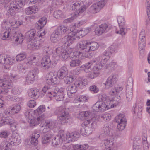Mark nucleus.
I'll use <instances>...</instances> for the list:
<instances>
[{"instance_id": "nucleus-13", "label": "nucleus", "mask_w": 150, "mask_h": 150, "mask_svg": "<svg viewBox=\"0 0 150 150\" xmlns=\"http://www.w3.org/2000/svg\"><path fill=\"white\" fill-rule=\"evenodd\" d=\"M113 131V130L109 127L108 125H105L103 128L102 132L100 137L101 139L104 138H111L114 139L115 136V134L112 133Z\"/></svg>"}, {"instance_id": "nucleus-5", "label": "nucleus", "mask_w": 150, "mask_h": 150, "mask_svg": "<svg viewBox=\"0 0 150 150\" xmlns=\"http://www.w3.org/2000/svg\"><path fill=\"white\" fill-rule=\"evenodd\" d=\"M70 9L71 10H76L75 12V16L76 17L82 16L86 9L85 5L81 1L72 2L71 5Z\"/></svg>"}, {"instance_id": "nucleus-58", "label": "nucleus", "mask_w": 150, "mask_h": 150, "mask_svg": "<svg viewBox=\"0 0 150 150\" xmlns=\"http://www.w3.org/2000/svg\"><path fill=\"white\" fill-rule=\"evenodd\" d=\"M5 59H6L5 60V65H11L13 62V59H11L8 55H6Z\"/></svg>"}, {"instance_id": "nucleus-18", "label": "nucleus", "mask_w": 150, "mask_h": 150, "mask_svg": "<svg viewBox=\"0 0 150 150\" xmlns=\"http://www.w3.org/2000/svg\"><path fill=\"white\" fill-rule=\"evenodd\" d=\"M21 110L20 106L18 104H16L10 106L6 109L5 111L6 114L13 115L18 113Z\"/></svg>"}, {"instance_id": "nucleus-40", "label": "nucleus", "mask_w": 150, "mask_h": 150, "mask_svg": "<svg viewBox=\"0 0 150 150\" xmlns=\"http://www.w3.org/2000/svg\"><path fill=\"white\" fill-rule=\"evenodd\" d=\"M39 91L38 89L36 88H31L30 91L28 95L31 98H35L37 96H38Z\"/></svg>"}, {"instance_id": "nucleus-37", "label": "nucleus", "mask_w": 150, "mask_h": 150, "mask_svg": "<svg viewBox=\"0 0 150 150\" xmlns=\"http://www.w3.org/2000/svg\"><path fill=\"white\" fill-rule=\"evenodd\" d=\"M38 60L39 58L37 55L36 56L35 55H32L28 58V63L33 65H35L37 64Z\"/></svg>"}, {"instance_id": "nucleus-41", "label": "nucleus", "mask_w": 150, "mask_h": 150, "mask_svg": "<svg viewBox=\"0 0 150 150\" xmlns=\"http://www.w3.org/2000/svg\"><path fill=\"white\" fill-rule=\"evenodd\" d=\"M105 139H103L100 143V145L102 146H106L109 145L110 147V146H113L114 144V142L111 140H108V139L110 138H105Z\"/></svg>"}, {"instance_id": "nucleus-59", "label": "nucleus", "mask_w": 150, "mask_h": 150, "mask_svg": "<svg viewBox=\"0 0 150 150\" xmlns=\"http://www.w3.org/2000/svg\"><path fill=\"white\" fill-rule=\"evenodd\" d=\"M115 52V47H110V51H106L103 55H102L108 56L110 57L109 55L112 53H114Z\"/></svg>"}, {"instance_id": "nucleus-22", "label": "nucleus", "mask_w": 150, "mask_h": 150, "mask_svg": "<svg viewBox=\"0 0 150 150\" xmlns=\"http://www.w3.org/2000/svg\"><path fill=\"white\" fill-rule=\"evenodd\" d=\"M108 25L106 23H103L97 27L95 30V33L99 35L108 31Z\"/></svg>"}, {"instance_id": "nucleus-60", "label": "nucleus", "mask_w": 150, "mask_h": 150, "mask_svg": "<svg viewBox=\"0 0 150 150\" xmlns=\"http://www.w3.org/2000/svg\"><path fill=\"white\" fill-rule=\"evenodd\" d=\"M89 88L91 92L93 93H96L99 91V89L95 85L90 86Z\"/></svg>"}, {"instance_id": "nucleus-48", "label": "nucleus", "mask_w": 150, "mask_h": 150, "mask_svg": "<svg viewBox=\"0 0 150 150\" xmlns=\"http://www.w3.org/2000/svg\"><path fill=\"white\" fill-rule=\"evenodd\" d=\"M89 12L93 14H95L98 12L100 10L95 4H93L90 8Z\"/></svg>"}, {"instance_id": "nucleus-17", "label": "nucleus", "mask_w": 150, "mask_h": 150, "mask_svg": "<svg viewBox=\"0 0 150 150\" xmlns=\"http://www.w3.org/2000/svg\"><path fill=\"white\" fill-rule=\"evenodd\" d=\"M57 123L56 120L46 121L44 124V126H42V127H44L43 132L46 133L48 132V130L50 129H52L56 127L57 125Z\"/></svg>"}, {"instance_id": "nucleus-53", "label": "nucleus", "mask_w": 150, "mask_h": 150, "mask_svg": "<svg viewBox=\"0 0 150 150\" xmlns=\"http://www.w3.org/2000/svg\"><path fill=\"white\" fill-rule=\"evenodd\" d=\"M26 55L25 53H21L18 54L16 57L17 61H21L24 60L26 57Z\"/></svg>"}, {"instance_id": "nucleus-2", "label": "nucleus", "mask_w": 150, "mask_h": 150, "mask_svg": "<svg viewBox=\"0 0 150 150\" xmlns=\"http://www.w3.org/2000/svg\"><path fill=\"white\" fill-rule=\"evenodd\" d=\"M65 89L61 88L59 89L53 87L50 88V86H45L42 91V96L46 93V95L50 98L55 97L58 101H61L63 100L64 98V92Z\"/></svg>"}, {"instance_id": "nucleus-23", "label": "nucleus", "mask_w": 150, "mask_h": 150, "mask_svg": "<svg viewBox=\"0 0 150 150\" xmlns=\"http://www.w3.org/2000/svg\"><path fill=\"white\" fill-rule=\"evenodd\" d=\"M79 47H98L99 45L95 42H90L86 40L80 41L79 43Z\"/></svg>"}, {"instance_id": "nucleus-15", "label": "nucleus", "mask_w": 150, "mask_h": 150, "mask_svg": "<svg viewBox=\"0 0 150 150\" xmlns=\"http://www.w3.org/2000/svg\"><path fill=\"white\" fill-rule=\"evenodd\" d=\"M117 20L119 25V30H116V33L122 35H125V33L124 30L126 28L125 21L124 18L122 16H120L117 18Z\"/></svg>"}, {"instance_id": "nucleus-16", "label": "nucleus", "mask_w": 150, "mask_h": 150, "mask_svg": "<svg viewBox=\"0 0 150 150\" xmlns=\"http://www.w3.org/2000/svg\"><path fill=\"white\" fill-rule=\"evenodd\" d=\"M118 79L116 75L112 74L107 79L105 82L103 83L106 89H108L113 86L117 81Z\"/></svg>"}, {"instance_id": "nucleus-21", "label": "nucleus", "mask_w": 150, "mask_h": 150, "mask_svg": "<svg viewBox=\"0 0 150 150\" xmlns=\"http://www.w3.org/2000/svg\"><path fill=\"white\" fill-rule=\"evenodd\" d=\"M95 111L103 112L105 110V103L103 101H98L92 107Z\"/></svg>"}, {"instance_id": "nucleus-49", "label": "nucleus", "mask_w": 150, "mask_h": 150, "mask_svg": "<svg viewBox=\"0 0 150 150\" xmlns=\"http://www.w3.org/2000/svg\"><path fill=\"white\" fill-rule=\"evenodd\" d=\"M89 12L93 14H95L98 12L100 10L95 4H93L90 8Z\"/></svg>"}, {"instance_id": "nucleus-55", "label": "nucleus", "mask_w": 150, "mask_h": 150, "mask_svg": "<svg viewBox=\"0 0 150 150\" xmlns=\"http://www.w3.org/2000/svg\"><path fill=\"white\" fill-rule=\"evenodd\" d=\"M66 1V0H53L52 1V6L56 7L57 5L61 4L64 2Z\"/></svg>"}, {"instance_id": "nucleus-54", "label": "nucleus", "mask_w": 150, "mask_h": 150, "mask_svg": "<svg viewBox=\"0 0 150 150\" xmlns=\"http://www.w3.org/2000/svg\"><path fill=\"white\" fill-rule=\"evenodd\" d=\"M10 134L9 132L7 130H2L0 132V137L6 139Z\"/></svg>"}, {"instance_id": "nucleus-3", "label": "nucleus", "mask_w": 150, "mask_h": 150, "mask_svg": "<svg viewBox=\"0 0 150 150\" xmlns=\"http://www.w3.org/2000/svg\"><path fill=\"white\" fill-rule=\"evenodd\" d=\"M91 30V29L89 28H83L81 30L78 32L76 30L72 31L69 33L67 38H66V41L64 43L63 46L64 47L69 46L72 44L73 41L75 40L78 39L80 38V36L83 37L88 34ZM66 39L64 38V40Z\"/></svg>"}, {"instance_id": "nucleus-10", "label": "nucleus", "mask_w": 150, "mask_h": 150, "mask_svg": "<svg viewBox=\"0 0 150 150\" xmlns=\"http://www.w3.org/2000/svg\"><path fill=\"white\" fill-rule=\"evenodd\" d=\"M109 58L110 57L108 56L105 55H102L96 58V60H94L96 61L94 63H97L99 62L100 59H101V61L93 67V71H96V72H99L98 71L102 68L103 66H104Z\"/></svg>"}, {"instance_id": "nucleus-29", "label": "nucleus", "mask_w": 150, "mask_h": 150, "mask_svg": "<svg viewBox=\"0 0 150 150\" xmlns=\"http://www.w3.org/2000/svg\"><path fill=\"white\" fill-rule=\"evenodd\" d=\"M12 140L10 141V143L13 145H18L21 141V137L17 133L13 134L11 137Z\"/></svg>"}, {"instance_id": "nucleus-35", "label": "nucleus", "mask_w": 150, "mask_h": 150, "mask_svg": "<svg viewBox=\"0 0 150 150\" xmlns=\"http://www.w3.org/2000/svg\"><path fill=\"white\" fill-rule=\"evenodd\" d=\"M47 18L45 17H43L40 19L35 25L37 28L41 29L46 24Z\"/></svg>"}, {"instance_id": "nucleus-45", "label": "nucleus", "mask_w": 150, "mask_h": 150, "mask_svg": "<svg viewBox=\"0 0 150 150\" xmlns=\"http://www.w3.org/2000/svg\"><path fill=\"white\" fill-rule=\"evenodd\" d=\"M86 81L85 80L76 81L74 83L76 87L81 89L83 88L86 84Z\"/></svg>"}, {"instance_id": "nucleus-12", "label": "nucleus", "mask_w": 150, "mask_h": 150, "mask_svg": "<svg viewBox=\"0 0 150 150\" xmlns=\"http://www.w3.org/2000/svg\"><path fill=\"white\" fill-rule=\"evenodd\" d=\"M65 140L64 132L62 130H60L54 139H52V144L53 146L56 147L61 144L62 143L63 140Z\"/></svg>"}, {"instance_id": "nucleus-47", "label": "nucleus", "mask_w": 150, "mask_h": 150, "mask_svg": "<svg viewBox=\"0 0 150 150\" xmlns=\"http://www.w3.org/2000/svg\"><path fill=\"white\" fill-rule=\"evenodd\" d=\"M138 137V140L137 141V144L135 143L136 141L134 140L133 145V150H141V146L140 145L141 144V140L140 139V137Z\"/></svg>"}, {"instance_id": "nucleus-30", "label": "nucleus", "mask_w": 150, "mask_h": 150, "mask_svg": "<svg viewBox=\"0 0 150 150\" xmlns=\"http://www.w3.org/2000/svg\"><path fill=\"white\" fill-rule=\"evenodd\" d=\"M96 61L94 60L91 61L81 66L84 71L86 72H88L91 71L93 67L94 64Z\"/></svg>"}, {"instance_id": "nucleus-38", "label": "nucleus", "mask_w": 150, "mask_h": 150, "mask_svg": "<svg viewBox=\"0 0 150 150\" xmlns=\"http://www.w3.org/2000/svg\"><path fill=\"white\" fill-rule=\"evenodd\" d=\"M111 118V115L109 114H103L97 116V119L100 121H108Z\"/></svg>"}, {"instance_id": "nucleus-62", "label": "nucleus", "mask_w": 150, "mask_h": 150, "mask_svg": "<svg viewBox=\"0 0 150 150\" xmlns=\"http://www.w3.org/2000/svg\"><path fill=\"white\" fill-rule=\"evenodd\" d=\"M83 112L85 120L90 117L92 115V112L90 111H83Z\"/></svg>"}, {"instance_id": "nucleus-42", "label": "nucleus", "mask_w": 150, "mask_h": 150, "mask_svg": "<svg viewBox=\"0 0 150 150\" xmlns=\"http://www.w3.org/2000/svg\"><path fill=\"white\" fill-rule=\"evenodd\" d=\"M53 15L54 17L55 18L59 19L65 17V15L60 10H58L54 11Z\"/></svg>"}, {"instance_id": "nucleus-34", "label": "nucleus", "mask_w": 150, "mask_h": 150, "mask_svg": "<svg viewBox=\"0 0 150 150\" xmlns=\"http://www.w3.org/2000/svg\"><path fill=\"white\" fill-rule=\"evenodd\" d=\"M11 145L10 143V141L5 140L2 142L0 146L2 150H8L11 149Z\"/></svg>"}, {"instance_id": "nucleus-27", "label": "nucleus", "mask_w": 150, "mask_h": 150, "mask_svg": "<svg viewBox=\"0 0 150 150\" xmlns=\"http://www.w3.org/2000/svg\"><path fill=\"white\" fill-rule=\"evenodd\" d=\"M45 133L42 137V144H47L49 142L50 139L52 137L54 134L53 132L51 131Z\"/></svg>"}, {"instance_id": "nucleus-9", "label": "nucleus", "mask_w": 150, "mask_h": 150, "mask_svg": "<svg viewBox=\"0 0 150 150\" xmlns=\"http://www.w3.org/2000/svg\"><path fill=\"white\" fill-rule=\"evenodd\" d=\"M73 49L71 47H57L56 49V53H61L60 57L62 60H66L70 54L73 53Z\"/></svg>"}, {"instance_id": "nucleus-20", "label": "nucleus", "mask_w": 150, "mask_h": 150, "mask_svg": "<svg viewBox=\"0 0 150 150\" xmlns=\"http://www.w3.org/2000/svg\"><path fill=\"white\" fill-rule=\"evenodd\" d=\"M51 63V61L49 56L45 55L42 59L41 66L43 69H47L49 68Z\"/></svg>"}, {"instance_id": "nucleus-36", "label": "nucleus", "mask_w": 150, "mask_h": 150, "mask_svg": "<svg viewBox=\"0 0 150 150\" xmlns=\"http://www.w3.org/2000/svg\"><path fill=\"white\" fill-rule=\"evenodd\" d=\"M38 11V8L36 6H32L26 8L25 12L27 15L34 14Z\"/></svg>"}, {"instance_id": "nucleus-44", "label": "nucleus", "mask_w": 150, "mask_h": 150, "mask_svg": "<svg viewBox=\"0 0 150 150\" xmlns=\"http://www.w3.org/2000/svg\"><path fill=\"white\" fill-rule=\"evenodd\" d=\"M132 88L131 87L130 88H127L126 89V97L128 101H129L132 99Z\"/></svg>"}, {"instance_id": "nucleus-19", "label": "nucleus", "mask_w": 150, "mask_h": 150, "mask_svg": "<svg viewBox=\"0 0 150 150\" xmlns=\"http://www.w3.org/2000/svg\"><path fill=\"white\" fill-rule=\"evenodd\" d=\"M91 47H83L81 52H74V54H77L80 59H83L88 56V52L91 50Z\"/></svg>"}, {"instance_id": "nucleus-51", "label": "nucleus", "mask_w": 150, "mask_h": 150, "mask_svg": "<svg viewBox=\"0 0 150 150\" xmlns=\"http://www.w3.org/2000/svg\"><path fill=\"white\" fill-rule=\"evenodd\" d=\"M76 78L75 76H69L66 77L64 80V83L66 84H69L73 81Z\"/></svg>"}, {"instance_id": "nucleus-64", "label": "nucleus", "mask_w": 150, "mask_h": 150, "mask_svg": "<svg viewBox=\"0 0 150 150\" xmlns=\"http://www.w3.org/2000/svg\"><path fill=\"white\" fill-rule=\"evenodd\" d=\"M17 69L21 73L24 72L25 68L21 64H18L17 66Z\"/></svg>"}, {"instance_id": "nucleus-57", "label": "nucleus", "mask_w": 150, "mask_h": 150, "mask_svg": "<svg viewBox=\"0 0 150 150\" xmlns=\"http://www.w3.org/2000/svg\"><path fill=\"white\" fill-rule=\"evenodd\" d=\"M99 74V72H95V71L93 73H90L87 74L86 77L88 78L93 79L98 76Z\"/></svg>"}, {"instance_id": "nucleus-52", "label": "nucleus", "mask_w": 150, "mask_h": 150, "mask_svg": "<svg viewBox=\"0 0 150 150\" xmlns=\"http://www.w3.org/2000/svg\"><path fill=\"white\" fill-rule=\"evenodd\" d=\"M106 2V0H100L95 4L100 11L105 5Z\"/></svg>"}, {"instance_id": "nucleus-8", "label": "nucleus", "mask_w": 150, "mask_h": 150, "mask_svg": "<svg viewBox=\"0 0 150 150\" xmlns=\"http://www.w3.org/2000/svg\"><path fill=\"white\" fill-rule=\"evenodd\" d=\"M56 114L58 115L57 120L62 124H64L66 122L67 120L69 117V112L65 108L59 107L56 109L55 112Z\"/></svg>"}, {"instance_id": "nucleus-1", "label": "nucleus", "mask_w": 150, "mask_h": 150, "mask_svg": "<svg viewBox=\"0 0 150 150\" xmlns=\"http://www.w3.org/2000/svg\"><path fill=\"white\" fill-rule=\"evenodd\" d=\"M8 22L6 19H4L1 25V27L3 29L6 28V30L3 34L2 38L4 40H7L11 37L15 38V41L17 43L21 44L22 43L23 39V35L21 33H17V29L15 27L12 26L9 27L8 29L6 26Z\"/></svg>"}, {"instance_id": "nucleus-32", "label": "nucleus", "mask_w": 150, "mask_h": 150, "mask_svg": "<svg viewBox=\"0 0 150 150\" xmlns=\"http://www.w3.org/2000/svg\"><path fill=\"white\" fill-rule=\"evenodd\" d=\"M68 30V28L66 26L61 25L58 27L55 30V33H56L57 39L58 35L60 36L61 35L64 34Z\"/></svg>"}, {"instance_id": "nucleus-31", "label": "nucleus", "mask_w": 150, "mask_h": 150, "mask_svg": "<svg viewBox=\"0 0 150 150\" xmlns=\"http://www.w3.org/2000/svg\"><path fill=\"white\" fill-rule=\"evenodd\" d=\"M25 36L29 41L35 39L36 38V31L34 29H30L27 32Z\"/></svg>"}, {"instance_id": "nucleus-46", "label": "nucleus", "mask_w": 150, "mask_h": 150, "mask_svg": "<svg viewBox=\"0 0 150 150\" xmlns=\"http://www.w3.org/2000/svg\"><path fill=\"white\" fill-rule=\"evenodd\" d=\"M45 110V107L44 105L40 106L38 108L34 111V114L37 115L44 112Z\"/></svg>"}, {"instance_id": "nucleus-39", "label": "nucleus", "mask_w": 150, "mask_h": 150, "mask_svg": "<svg viewBox=\"0 0 150 150\" xmlns=\"http://www.w3.org/2000/svg\"><path fill=\"white\" fill-rule=\"evenodd\" d=\"M144 34V32H141L139 35V39L138 43L139 47H144L146 46L145 38L144 36H143Z\"/></svg>"}, {"instance_id": "nucleus-33", "label": "nucleus", "mask_w": 150, "mask_h": 150, "mask_svg": "<svg viewBox=\"0 0 150 150\" xmlns=\"http://www.w3.org/2000/svg\"><path fill=\"white\" fill-rule=\"evenodd\" d=\"M77 89L74 83L68 86L67 88V91L69 96L70 97L71 95L75 93L77 91Z\"/></svg>"}, {"instance_id": "nucleus-63", "label": "nucleus", "mask_w": 150, "mask_h": 150, "mask_svg": "<svg viewBox=\"0 0 150 150\" xmlns=\"http://www.w3.org/2000/svg\"><path fill=\"white\" fill-rule=\"evenodd\" d=\"M79 134L76 132H74L71 133V135L72 136V141H75L79 136Z\"/></svg>"}, {"instance_id": "nucleus-24", "label": "nucleus", "mask_w": 150, "mask_h": 150, "mask_svg": "<svg viewBox=\"0 0 150 150\" xmlns=\"http://www.w3.org/2000/svg\"><path fill=\"white\" fill-rule=\"evenodd\" d=\"M36 76L35 70L31 71L28 73L26 77V81L28 84H30L33 83Z\"/></svg>"}, {"instance_id": "nucleus-56", "label": "nucleus", "mask_w": 150, "mask_h": 150, "mask_svg": "<svg viewBox=\"0 0 150 150\" xmlns=\"http://www.w3.org/2000/svg\"><path fill=\"white\" fill-rule=\"evenodd\" d=\"M59 35H58L57 39L56 38V33L54 32L51 34L50 37V40L53 43L57 42L59 39Z\"/></svg>"}, {"instance_id": "nucleus-6", "label": "nucleus", "mask_w": 150, "mask_h": 150, "mask_svg": "<svg viewBox=\"0 0 150 150\" xmlns=\"http://www.w3.org/2000/svg\"><path fill=\"white\" fill-rule=\"evenodd\" d=\"M16 77L12 74H6L3 75L4 79H0V87L7 92L8 89H10L12 86V80Z\"/></svg>"}, {"instance_id": "nucleus-14", "label": "nucleus", "mask_w": 150, "mask_h": 150, "mask_svg": "<svg viewBox=\"0 0 150 150\" xmlns=\"http://www.w3.org/2000/svg\"><path fill=\"white\" fill-rule=\"evenodd\" d=\"M57 75L52 72H50L46 75V83L48 85H45V86H50V88L54 87H51V85H54L57 83L58 79Z\"/></svg>"}, {"instance_id": "nucleus-28", "label": "nucleus", "mask_w": 150, "mask_h": 150, "mask_svg": "<svg viewBox=\"0 0 150 150\" xmlns=\"http://www.w3.org/2000/svg\"><path fill=\"white\" fill-rule=\"evenodd\" d=\"M73 55L75 56V57L70 62V66L72 67H75L81 65V59H79L77 54H74V52H73Z\"/></svg>"}, {"instance_id": "nucleus-61", "label": "nucleus", "mask_w": 150, "mask_h": 150, "mask_svg": "<svg viewBox=\"0 0 150 150\" xmlns=\"http://www.w3.org/2000/svg\"><path fill=\"white\" fill-rule=\"evenodd\" d=\"M32 113L30 110H26L25 112V115L27 119H30L32 117Z\"/></svg>"}, {"instance_id": "nucleus-11", "label": "nucleus", "mask_w": 150, "mask_h": 150, "mask_svg": "<svg viewBox=\"0 0 150 150\" xmlns=\"http://www.w3.org/2000/svg\"><path fill=\"white\" fill-rule=\"evenodd\" d=\"M114 122L118 123L117 126L118 129L120 131L123 130L126 126L127 122L125 115L123 114H120L115 117Z\"/></svg>"}, {"instance_id": "nucleus-50", "label": "nucleus", "mask_w": 150, "mask_h": 150, "mask_svg": "<svg viewBox=\"0 0 150 150\" xmlns=\"http://www.w3.org/2000/svg\"><path fill=\"white\" fill-rule=\"evenodd\" d=\"M13 119V118L11 116L7 117L4 119H1L4 125H9L12 122Z\"/></svg>"}, {"instance_id": "nucleus-7", "label": "nucleus", "mask_w": 150, "mask_h": 150, "mask_svg": "<svg viewBox=\"0 0 150 150\" xmlns=\"http://www.w3.org/2000/svg\"><path fill=\"white\" fill-rule=\"evenodd\" d=\"M95 123L91 120L85 121L83 123L81 128L80 133L83 135H88L94 130Z\"/></svg>"}, {"instance_id": "nucleus-25", "label": "nucleus", "mask_w": 150, "mask_h": 150, "mask_svg": "<svg viewBox=\"0 0 150 150\" xmlns=\"http://www.w3.org/2000/svg\"><path fill=\"white\" fill-rule=\"evenodd\" d=\"M68 72V71L66 67L63 66L58 71L57 74L56 75L57 78L60 79H62L67 76Z\"/></svg>"}, {"instance_id": "nucleus-4", "label": "nucleus", "mask_w": 150, "mask_h": 150, "mask_svg": "<svg viewBox=\"0 0 150 150\" xmlns=\"http://www.w3.org/2000/svg\"><path fill=\"white\" fill-rule=\"evenodd\" d=\"M26 0H15L12 1L7 6L8 16H13L15 15L16 11H18L25 4Z\"/></svg>"}, {"instance_id": "nucleus-26", "label": "nucleus", "mask_w": 150, "mask_h": 150, "mask_svg": "<svg viewBox=\"0 0 150 150\" xmlns=\"http://www.w3.org/2000/svg\"><path fill=\"white\" fill-rule=\"evenodd\" d=\"M45 118V116L44 115H42L37 118L31 119L30 122V127H32L38 125L42 122Z\"/></svg>"}, {"instance_id": "nucleus-43", "label": "nucleus", "mask_w": 150, "mask_h": 150, "mask_svg": "<svg viewBox=\"0 0 150 150\" xmlns=\"http://www.w3.org/2000/svg\"><path fill=\"white\" fill-rule=\"evenodd\" d=\"M105 110L113 108L114 106H116V104L114 102V101L110 100L109 99L107 101L105 102Z\"/></svg>"}]
</instances>
